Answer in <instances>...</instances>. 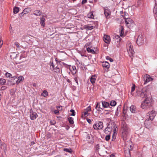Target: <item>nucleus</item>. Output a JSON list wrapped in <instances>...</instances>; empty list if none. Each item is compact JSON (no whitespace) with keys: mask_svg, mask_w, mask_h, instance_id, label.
<instances>
[{"mask_svg":"<svg viewBox=\"0 0 157 157\" xmlns=\"http://www.w3.org/2000/svg\"><path fill=\"white\" fill-rule=\"evenodd\" d=\"M149 88L147 86L143 88L141 90L137 91L136 96L137 97H140L142 98H149L148 96L149 95Z\"/></svg>","mask_w":157,"mask_h":157,"instance_id":"1","label":"nucleus"},{"mask_svg":"<svg viewBox=\"0 0 157 157\" xmlns=\"http://www.w3.org/2000/svg\"><path fill=\"white\" fill-rule=\"evenodd\" d=\"M122 136L124 140H126L129 136V129L125 122H123L122 126Z\"/></svg>","mask_w":157,"mask_h":157,"instance_id":"2","label":"nucleus"},{"mask_svg":"<svg viewBox=\"0 0 157 157\" xmlns=\"http://www.w3.org/2000/svg\"><path fill=\"white\" fill-rule=\"evenodd\" d=\"M151 106V99L149 98H146L145 100L142 103L141 106L143 109H147Z\"/></svg>","mask_w":157,"mask_h":157,"instance_id":"3","label":"nucleus"},{"mask_svg":"<svg viewBox=\"0 0 157 157\" xmlns=\"http://www.w3.org/2000/svg\"><path fill=\"white\" fill-rule=\"evenodd\" d=\"M127 48L130 56L132 58V57L134 56V52L131 43L129 42L127 43Z\"/></svg>","mask_w":157,"mask_h":157,"instance_id":"4","label":"nucleus"},{"mask_svg":"<svg viewBox=\"0 0 157 157\" xmlns=\"http://www.w3.org/2000/svg\"><path fill=\"white\" fill-rule=\"evenodd\" d=\"M103 127V122L99 121H96L93 125V127L95 130L101 129H102Z\"/></svg>","mask_w":157,"mask_h":157,"instance_id":"5","label":"nucleus"},{"mask_svg":"<svg viewBox=\"0 0 157 157\" xmlns=\"http://www.w3.org/2000/svg\"><path fill=\"white\" fill-rule=\"evenodd\" d=\"M136 43L139 45H143L144 42V38L142 34L139 35L136 40Z\"/></svg>","mask_w":157,"mask_h":157,"instance_id":"6","label":"nucleus"},{"mask_svg":"<svg viewBox=\"0 0 157 157\" xmlns=\"http://www.w3.org/2000/svg\"><path fill=\"white\" fill-rule=\"evenodd\" d=\"M156 113L155 112L152 110L149 112L147 114L146 118L148 117L151 120H153L155 117L156 116Z\"/></svg>","mask_w":157,"mask_h":157,"instance_id":"7","label":"nucleus"},{"mask_svg":"<svg viewBox=\"0 0 157 157\" xmlns=\"http://www.w3.org/2000/svg\"><path fill=\"white\" fill-rule=\"evenodd\" d=\"M152 120H151L148 118L147 117L144 122V124L146 128H149L151 127V121Z\"/></svg>","mask_w":157,"mask_h":157,"instance_id":"8","label":"nucleus"},{"mask_svg":"<svg viewBox=\"0 0 157 157\" xmlns=\"http://www.w3.org/2000/svg\"><path fill=\"white\" fill-rule=\"evenodd\" d=\"M144 80L145 81L144 84L152 81L153 78H152L149 75L146 74L144 77Z\"/></svg>","mask_w":157,"mask_h":157,"instance_id":"9","label":"nucleus"},{"mask_svg":"<svg viewBox=\"0 0 157 157\" xmlns=\"http://www.w3.org/2000/svg\"><path fill=\"white\" fill-rule=\"evenodd\" d=\"M30 118L31 120H34L38 117L37 113L33 111L32 110L30 111Z\"/></svg>","mask_w":157,"mask_h":157,"instance_id":"10","label":"nucleus"},{"mask_svg":"<svg viewBox=\"0 0 157 157\" xmlns=\"http://www.w3.org/2000/svg\"><path fill=\"white\" fill-rule=\"evenodd\" d=\"M109 123H111V124L110 127L113 129V132H114L115 133H117V130H116L117 126L116 125L115 122L113 121H111Z\"/></svg>","mask_w":157,"mask_h":157,"instance_id":"11","label":"nucleus"},{"mask_svg":"<svg viewBox=\"0 0 157 157\" xmlns=\"http://www.w3.org/2000/svg\"><path fill=\"white\" fill-rule=\"evenodd\" d=\"M104 41L107 44H109L110 42V37L107 35H105L103 37Z\"/></svg>","mask_w":157,"mask_h":157,"instance_id":"12","label":"nucleus"},{"mask_svg":"<svg viewBox=\"0 0 157 157\" xmlns=\"http://www.w3.org/2000/svg\"><path fill=\"white\" fill-rule=\"evenodd\" d=\"M130 147L131 148V149L129 148L128 149V150L127 151L125 150L124 152L125 153V155L126 157H131L130 153V150H132V146L130 145Z\"/></svg>","mask_w":157,"mask_h":157,"instance_id":"13","label":"nucleus"},{"mask_svg":"<svg viewBox=\"0 0 157 157\" xmlns=\"http://www.w3.org/2000/svg\"><path fill=\"white\" fill-rule=\"evenodd\" d=\"M70 70L71 71L73 75H74L76 73V67L74 66H73L69 67Z\"/></svg>","mask_w":157,"mask_h":157,"instance_id":"14","label":"nucleus"},{"mask_svg":"<svg viewBox=\"0 0 157 157\" xmlns=\"http://www.w3.org/2000/svg\"><path fill=\"white\" fill-rule=\"evenodd\" d=\"M113 39L115 43H116V42H119L121 40V38L119 35H115L113 36Z\"/></svg>","mask_w":157,"mask_h":157,"instance_id":"15","label":"nucleus"},{"mask_svg":"<svg viewBox=\"0 0 157 157\" xmlns=\"http://www.w3.org/2000/svg\"><path fill=\"white\" fill-rule=\"evenodd\" d=\"M104 13L107 19L109 18V16L110 15V12L109 10L108 9H105L104 10Z\"/></svg>","mask_w":157,"mask_h":157,"instance_id":"16","label":"nucleus"},{"mask_svg":"<svg viewBox=\"0 0 157 157\" xmlns=\"http://www.w3.org/2000/svg\"><path fill=\"white\" fill-rule=\"evenodd\" d=\"M96 79V77L95 75H93L90 78V81L91 83L93 84L95 82Z\"/></svg>","mask_w":157,"mask_h":157,"instance_id":"17","label":"nucleus"},{"mask_svg":"<svg viewBox=\"0 0 157 157\" xmlns=\"http://www.w3.org/2000/svg\"><path fill=\"white\" fill-rule=\"evenodd\" d=\"M40 24L43 27L45 26V19L43 17H40Z\"/></svg>","mask_w":157,"mask_h":157,"instance_id":"18","label":"nucleus"},{"mask_svg":"<svg viewBox=\"0 0 157 157\" xmlns=\"http://www.w3.org/2000/svg\"><path fill=\"white\" fill-rule=\"evenodd\" d=\"M31 11V10L30 8H26L24 9L23 12L21 13V14H26L29 13Z\"/></svg>","mask_w":157,"mask_h":157,"instance_id":"19","label":"nucleus"},{"mask_svg":"<svg viewBox=\"0 0 157 157\" xmlns=\"http://www.w3.org/2000/svg\"><path fill=\"white\" fill-rule=\"evenodd\" d=\"M102 104L104 108L108 107L109 106V103L106 101H102Z\"/></svg>","mask_w":157,"mask_h":157,"instance_id":"20","label":"nucleus"},{"mask_svg":"<svg viewBox=\"0 0 157 157\" xmlns=\"http://www.w3.org/2000/svg\"><path fill=\"white\" fill-rule=\"evenodd\" d=\"M103 67L109 68L110 67L109 64L107 62H104L102 63Z\"/></svg>","mask_w":157,"mask_h":157,"instance_id":"21","label":"nucleus"},{"mask_svg":"<svg viewBox=\"0 0 157 157\" xmlns=\"http://www.w3.org/2000/svg\"><path fill=\"white\" fill-rule=\"evenodd\" d=\"M111 131L110 129L106 128L104 130V132L107 134H110L111 133Z\"/></svg>","mask_w":157,"mask_h":157,"instance_id":"22","label":"nucleus"},{"mask_svg":"<svg viewBox=\"0 0 157 157\" xmlns=\"http://www.w3.org/2000/svg\"><path fill=\"white\" fill-rule=\"evenodd\" d=\"M41 14V12L39 10H37L34 11L33 14L36 16H39Z\"/></svg>","mask_w":157,"mask_h":157,"instance_id":"23","label":"nucleus"},{"mask_svg":"<svg viewBox=\"0 0 157 157\" xmlns=\"http://www.w3.org/2000/svg\"><path fill=\"white\" fill-rule=\"evenodd\" d=\"M130 110L132 113H135L136 111V107L134 105H132L130 106Z\"/></svg>","mask_w":157,"mask_h":157,"instance_id":"24","label":"nucleus"},{"mask_svg":"<svg viewBox=\"0 0 157 157\" xmlns=\"http://www.w3.org/2000/svg\"><path fill=\"white\" fill-rule=\"evenodd\" d=\"M154 13L155 14V16L157 17V3L155 2V8L153 10Z\"/></svg>","mask_w":157,"mask_h":157,"instance_id":"25","label":"nucleus"},{"mask_svg":"<svg viewBox=\"0 0 157 157\" xmlns=\"http://www.w3.org/2000/svg\"><path fill=\"white\" fill-rule=\"evenodd\" d=\"M96 109L97 110L99 111H101L102 110V109L101 108L99 104L98 103L96 106Z\"/></svg>","mask_w":157,"mask_h":157,"instance_id":"26","label":"nucleus"},{"mask_svg":"<svg viewBox=\"0 0 157 157\" xmlns=\"http://www.w3.org/2000/svg\"><path fill=\"white\" fill-rule=\"evenodd\" d=\"M131 21V20L130 18L126 19L125 20V23H126L127 26L129 27L130 26V23L129 22Z\"/></svg>","mask_w":157,"mask_h":157,"instance_id":"27","label":"nucleus"},{"mask_svg":"<svg viewBox=\"0 0 157 157\" xmlns=\"http://www.w3.org/2000/svg\"><path fill=\"white\" fill-rule=\"evenodd\" d=\"M86 50L87 51L93 54H94L95 53L94 51L93 50L91 49L89 47L87 48Z\"/></svg>","mask_w":157,"mask_h":157,"instance_id":"28","label":"nucleus"},{"mask_svg":"<svg viewBox=\"0 0 157 157\" xmlns=\"http://www.w3.org/2000/svg\"><path fill=\"white\" fill-rule=\"evenodd\" d=\"M87 17L89 18H94V16L92 12H90L87 14Z\"/></svg>","mask_w":157,"mask_h":157,"instance_id":"29","label":"nucleus"},{"mask_svg":"<svg viewBox=\"0 0 157 157\" xmlns=\"http://www.w3.org/2000/svg\"><path fill=\"white\" fill-rule=\"evenodd\" d=\"M120 36H123L124 35V29L122 26H121V28H120Z\"/></svg>","mask_w":157,"mask_h":157,"instance_id":"30","label":"nucleus"},{"mask_svg":"<svg viewBox=\"0 0 157 157\" xmlns=\"http://www.w3.org/2000/svg\"><path fill=\"white\" fill-rule=\"evenodd\" d=\"M48 92L46 90H44L43 92L41 93V95L44 97H45L48 95Z\"/></svg>","mask_w":157,"mask_h":157,"instance_id":"31","label":"nucleus"},{"mask_svg":"<svg viewBox=\"0 0 157 157\" xmlns=\"http://www.w3.org/2000/svg\"><path fill=\"white\" fill-rule=\"evenodd\" d=\"M13 13L14 14H16L18 13L19 11V8L17 7H15L13 8Z\"/></svg>","mask_w":157,"mask_h":157,"instance_id":"32","label":"nucleus"},{"mask_svg":"<svg viewBox=\"0 0 157 157\" xmlns=\"http://www.w3.org/2000/svg\"><path fill=\"white\" fill-rule=\"evenodd\" d=\"M116 102L115 101H111L109 105L111 106H114L116 105Z\"/></svg>","mask_w":157,"mask_h":157,"instance_id":"33","label":"nucleus"},{"mask_svg":"<svg viewBox=\"0 0 157 157\" xmlns=\"http://www.w3.org/2000/svg\"><path fill=\"white\" fill-rule=\"evenodd\" d=\"M24 79V78L22 76H21L18 77V79L17 81V82L19 83L21 81H22Z\"/></svg>","mask_w":157,"mask_h":157,"instance_id":"34","label":"nucleus"},{"mask_svg":"<svg viewBox=\"0 0 157 157\" xmlns=\"http://www.w3.org/2000/svg\"><path fill=\"white\" fill-rule=\"evenodd\" d=\"M6 82L5 79L3 78L0 79V84L3 85L5 84Z\"/></svg>","mask_w":157,"mask_h":157,"instance_id":"35","label":"nucleus"},{"mask_svg":"<svg viewBox=\"0 0 157 157\" xmlns=\"http://www.w3.org/2000/svg\"><path fill=\"white\" fill-rule=\"evenodd\" d=\"M68 120L71 124H73L74 123L73 118L71 117L68 118Z\"/></svg>","mask_w":157,"mask_h":157,"instance_id":"36","label":"nucleus"},{"mask_svg":"<svg viewBox=\"0 0 157 157\" xmlns=\"http://www.w3.org/2000/svg\"><path fill=\"white\" fill-rule=\"evenodd\" d=\"M53 69L54 70V71L56 72H59V68L57 67L54 68H53Z\"/></svg>","mask_w":157,"mask_h":157,"instance_id":"37","label":"nucleus"},{"mask_svg":"<svg viewBox=\"0 0 157 157\" xmlns=\"http://www.w3.org/2000/svg\"><path fill=\"white\" fill-rule=\"evenodd\" d=\"M7 78H10L12 76V75L11 74L8 72H7L5 74Z\"/></svg>","mask_w":157,"mask_h":157,"instance_id":"38","label":"nucleus"},{"mask_svg":"<svg viewBox=\"0 0 157 157\" xmlns=\"http://www.w3.org/2000/svg\"><path fill=\"white\" fill-rule=\"evenodd\" d=\"M95 150L97 151H98L99 149H100V146L99 144H97L96 145V146L95 147Z\"/></svg>","mask_w":157,"mask_h":157,"instance_id":"39","label":"nucleus"},{"mask_svg":"<svg viewBox=\"0 0 157 157\" xmlns=\"http://www.w3.org/2000/svg\"><path fill=\"white\" fill-rule=\"evenodd\" d=\"M110 139V134H107L105 137V140L108 141Z\"/></svg>","mask_w":157,"mask_h":157,"instance_id":"40","label":"nucleus"},{"mask_svg":"<svg viewBox=\"0 0 157 157\" xmlns=\"http://www.w3.org/2000/svg\"><path fill=\"white\" fill-rule=\"evenodd\" d=\"M142 1L141 0L138 1L137 2V6L138 7H139L141 5V4L142 3Z\"/></svg>","mask_w":157,"mask_h":157,"instance_id":"41","label":"nucleus"},{"mask_svg":"<svg viewBox=\"0 0 157 157\" xmlns=\"http://www.w3.org/2000/svg\"><path fill=\"white\" fill-rule=\"evenodd\" d=\"M88 112L86 111H85L84 112H83V114H82V116H84L85 117L88 116Z\"/></svg>","mask_w":157,"mask_h":157,"instance_id":"42","label":"nucleus"},{"mask_svg":"<svg viewBox=\"0 0 157 157\" xmlns=\"http://www.w3.org/2000/svg\"><path fill=\"white\" fill-rule=\"evenodd\" d=\"M10 91L11 95H14V94L15 93V92L14 90L11 89L10 90Z\"/></svg>","mask_w":157,"mask_h":157,"instance_id":"43","label":"nucleus"},{"mask_svg":"<svg viewBox=\"0 0 157 157\" xmlns=\"http://www.w3.org/2000/svg\"><path fill=\"white\" fill-rule=\"evenodd\" d=\"M91 110V108L90 106H89L85 110V111H87L88 112V111H90Z\"/></svg>","mask_w":157,"mask_h":157,"instance_id":"44","label":"nucleus"},{"mask_svg":"<svg viewBox=\"0 0 157 157\" xmlns=\"http://www.w3.org/2000/svg\"><path fill=\"white\" fill-rule=\"evenodd\" d=\"M111 125V123H109V124L108 125V126L107 127V128H109L111 130L113 131V129L112 128L110 127Z\"/></svg>","mask_w":157,"mask_h":157,"instance_id":"45","label":"nucleus"},{"mask_svg":"<svg viewBox=\"0 0 157 157\" xmlns=\"http://www.w3.org/2000/svg\"><path fill=\"white\" fill-rule=\"evenodd\" d=\"M117 133H115L114 132H113V135L112 137V140L113 141L115 139L116 136H115V134H116Z\"/></svg>","mask_w":157,"mask_h":157,"instance_id":"46","label":"nucleus"},{"mask_svg":"<svg viewBox=\"0 0 157 157\" xmlns=\"http://www.w3.org/2000/svg\"><path fill=\"white\" fill-rule=\"evenodd\" d=\"M70 112L72 113L71 115V116H74L75 115V111L74 110L71 109Z\"/></svg>","mask_w":157,"mask_h":157,"instance_id":"47","label":"nucleus"},{"mask_svg":"<svg viewBox=\"0 0 157 157\" xmlns=\"http://www.w3.org/2000/svg\"><path fill=\"white\" fill-rule=\"evenodd\" d=\"M57 108L59 111H62V106H58L57 107Z\"/></svg>","mask_w":157,"mask_h":157,"instance_id":"48","label":"nucleus"},{"mask_svg":"<svg viewBox=\"0 0 157 157\" xmlns=\"http://www.w3.org/2000/svg\"><path fill=\"white\" fill-rule=\"evenodd\" d=\"M50 123L51 125H53L56 123V121L54 120H52L50 121Z\"/></svg>","mask_w":157,"mask_h":157,"instance_id":"49","label":"nucleus"},{"mask_svg":"<svg viewBox=\"0 0 157 157\" xmlns=\"http://www.w3.org/2000/svg\"><path fill=\"white\" fill-rule=\"evenodd\" d=\"M54 113L55 114L59 115V110L58 109L55 110L54 111Z\"/></svg>","mask_w":157,"mask_h":157,"instance_id":"50","label":"nucleus"},{"mask_svg":"<svg viewBox=\"0 0 157 157\" xmlns=\"http://www.w3.org/2000/svg\"><path fill=\"white\" fill-rule=\"evenodd\" d=\"M135 90V85L133 84V86L132 87L131 92H132L134 91Z\"/></svg>","mask_w":157,"mask_h":157,"instance_id":"51","label":"nucleus"},{"mask_svg":"<svg viewBox=\"0 0 157 157\" xmlns=\"http://www.w3.org/2000/svg\"><path fill=\"white\" fill-rule=\"evenodd\" d=\"M50 63H51V64H50V67H52V68H54V64L53 63V62H50Z\"/></svg>","mask_w":157,"mask_h":157,"instance_id":"52","label":"nucleus"},{"mask_svg":"<svg viewBox=\"0 0 157 157\" xmlns=\"http://www.w3.org/2000/svg\"><path fill=\"white\" fill-rule=\"evenodd\" d=\"M74 80L77 84H78V78L77 77H75L74 78Z\"/></svg>","mask_w":157,"mask_h":157,"instance_id":"53","label":"nucleus"},{"mask_svg":"<svg viewBox=\"0 0 157 157\" xmlns=\"http://www.w3.org/2000/svg\"><path fill=\"white\" fill-rule=\"evenodd\" d=\"M87 121L90 124L91 123L92 121L91 120L89 119H86Z\"/></svg>","mask_w":157,"mask_h":157,"instance_id":"54","label":"nucleus"},{"mask_svg":"<svg viewBox=\"0 0 157 157\" xmlns=\"http://www.w3.org/2000/svg\"><path fill=\"white\" fill-rule=\"evenodd\" d=\"M87 2V0H82V4H83L85 3H86Z\"/></svg>","mask_w":157,"mask_h":157,"instance_id":"55","label":"nucleus"},{"mask_svg":"<svg viewBox=\"0 0 157 157\" xmlns=\"http://www.w3.org/2000/svg\"><path fill=\"white\" fill-rule=\"evenodd\" d=\"M15 44L17 48H19V43H17V42H15Z\"/></svg>","mask_w":157,"mask_h":157,"instance_id":"56","label":"nucleus"},{"mask_svg":"<svg viewBox=\"0 0 157 157\" xmlns=\"http://www.w3.org/2000/svg\"><path fill=\"white\" fill-rule=\"evenodd\" d=\"M3 44V42L1 40H0V48H1Z\"/></svg>","mask_w":157,"mask_h":157,"instance_id":"57","label":"nucleus"},{"mask_svg":"<svg viewBox=\"0 0 157 157\" xmlns=\"http://www.w3.org/2000/svg\"><path fill=\"white\" fill-rule=\"evenodd\" d=\"M108 58H109V60L110 62H112L113 61V60L112 58H111L109 57H108Z\"/></svg>","mask_w":157,"mask_h":157,"instance_id":"58","label":"nucleus"},{"mask_svg":"<svg viewBox=\"0 0 157 157\" xmlns=\"http://www.w3.org/2000/svg\"><path fill=\"white\" fill-rule=\"evenodd\" d=\"M9 29H10V31L11 33V32L12 31V27H11V25H10V27Z\"/></svg>","mask_w":157,"mask_h":157,"instance_id":"59","label":"nucleus"},{"mask_svg":"<svg viewBox=\"0 0 157 157\" xmlns=\"http://www.w3.org/2000/svg\"><path fill=\"white\" fill-rule=\"evenodd\" d=\"M109 157H115V155L113 154L111 155Z\"/></svg>","mask_w":157,"mask_h":157,"instance_id":"60","label":"nucleus"},{"mask_svg":"<svg viewBox=\"0 0 157 157\" xmlns=\"http://www.w3.org/2000/svg\"><path fill=\"white\" fill-rule=\"evenodd\" d=\"M67 81L68 82H71L70 81L69 79H67Z\"/></svg>","mask_w":157,"mask_h":157,"instance_id":"61","label":"nucleus"},{"mask_svg":"<svg viewBox=\"0 0 157 157\" xmlns=\"http://www.w3.org/2000/svg\"><path fill=\"white\" fill-rule=\"evenodd\" d=\"M64 150H65V151H67L68 152V149H64Z\"/></svg>","mask_w":157,"mask_h":157,"instance_id":"62","label":"nucleus"},{"mask_svg":"<svg viewBox=\"0 0 157 157\" xmlns=\"http://www.w3.org/2000/svg\"><path fill=\"white\" fill-rule=\"evenodd\" d=\"M55 59H56V61L57 62V59H57V58H56Z\"/></svg>","mask_w":157,"mask_h":157,"instance_id":"63","label":"nucleus"},{"mask_svg":"<svg viewBox=\"0 0 157 157\" xmlns=\"http://www.w3.org/2000/svg\"><path fill=\"white\" fill-rule=\"evenodd\" d=\"M155 2H156L157 3V0H155Z\"/></svg>","mask_w":157,"mask_h":157,"instance_id":"64","label":"nucleus"}]
</instances>
